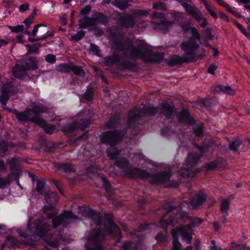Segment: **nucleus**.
I'll return each mask as SVG.
<instances>
[{"mask_svg":"<svg viewBox=\"0 0 250 250\" xmlns=\"http://www.w3.org/2000/svg\"><path fill=\"white\" fill-rule=\"evenodd\" d=\"M111 42L116 49L125 51L126 54L129 52L132 59H139L145 62H156L162 60L164 58L163 53L153 52L144 45L134 46L132 41L128 38H113Z\"/></svg>","mask_w":250,"mask_h":250,"instance_id":"nucleus-1","label":"nucleus"},{"mask_svg":"<svg viewBox=\"0 0 250 250\" xmlns=\"http://www.w3.org/2000/svg\"><path fill=\"white\" fill-rule=\"evenodd\" d=\"M105 218L107 223L104 224L105 230L102 231L99 228L91 230L89 232L87 243L85 246L87 250H106L101 246L102 242L105 235L119 236L117 242L120 241L121 235L119 228L112 222L113 216L110 214H105Z\"/></svg>","mask_w":250,"mask_h":250,"instance_id":"nucleus-2","label":"nucleus"},{"mask_svg":"<svg viewBox=\"0 0 250 250\" xmlns=\"http://www.w3.org/2000/svg\"><path fill=\"white\" fill-rule=\"evenodd\" d=\"M183 206L184 203L179 205V209L175 207H169V209L160 220V226L166 233L167 227L168 226L173 227L174 224L178 223L180 220L184 223L189 221V224L184 226L191 230L203 223V220L202 218L192 217L189 216L188 213L183 211L182 208Z\"/></svg>","mask_w":250,"mask_h":250,"instance_id":"nucleus-3","label":"nucleus"},{"mask_svg":"<svg viewBox=\"0 0 250 250\" xmlns=\"http://www.w3.org/2000/svg\"><path fill=\"white\" fill-rule=\"evenodd\" d=\"M123 133L122 131L117 130L113 131H107L103 132L100 135V140L101 142L105 144H109L111 146L106 150L107 156L112 160H114V164L120 168H125L129 165V161L125 157H119L117 156L120 154V150H119L115 146V145L120 142L122 139Z\"/></svg>","mask_w":250,"mask_h":250,"instance_id":"nucleus-4","label":"nucleus"},{"mask_svg":"<svg viewBox=\"0 0 250 250\" xmlns=\"http://www.w3.org/2000/svg\"><path fill=\"white\" fill-rule=\"evenodd\" d=\"M44 196L46 202L50 205L44 206L43 210L47 214L48 218L52 219L53 228L56 229L60 225L65 227L70 223L71 220L78 218L71 211H64L62 214L57 216H56V213L55 212H49L48 211L52 210L53 208L52 206L56 204L58 201V195L55 192L47 191L44 193Z\"/></svg>","mask_w":250,"mask_h":250,"instance_id":"nucleus-5","label":"nucleus"},{"mask_svg":"<svg viewBox=\"0 0 250 250\" xmlns=\"http://www.w3.org/2000/svg\"><path fill=\"white\" fill-rule=\"evenodd\" d=\"M174 107L172 103L167 102L162 103L160 108L147 105H142L141 107H135L128 113V124L130 126L137 119L145 115L153 116L156 114H163L167 118H170L174 112Z\"/></svg>","mask_w":250,"mask_h":250,"instance_id":"nucleus-6","label":"nucleus"},{"mask_svg":"<svg viewBox=\"0 0 250 250\" xmlns=\"http://www.w3.org/2000/svg\"><path fill=\"white\" fill-rule=\"evenodd\" d=\"M123 175L131 179H149V181L151 183L164 185L166 187H173V186L168 184V182L171 176L170 170L160 171L153 175L146 170L137 167H129L124 170Z\"/></svg>","mask_w":250,"mask_h":250,"instance_id":"nucleus-7","label":"nucleus"},{"mask_svg":"<svg viewBox=\"0 0 250 250\" xmlns=\"http://www.w3.org/2000/svg\"><path fill=\"white\" fill-rule=\"evenodd\" d=\"M51 225L45 221L44 218H39L34 223L28 221L27 227L25 229H19L17 232L20 237L26 239L24 243L31 240L33 236L43 237L47 233L51 230Z\"/></svg>","mask_w":250,"mask_h":250,"instance_id":"nucleus-8","label":"nucleus"},{"mask_svg":"<svg viewBox=\"0 0 250 250\" xmlns=\"http://www.w3.org/2000/svg\"><path fill=\"white\" fill-rule=\"evenodd\" d=\"M191 229H188L184 226L177 228L175 230L172 229L171 235L173 238L172 248L171 250H192V246H188L184 249H182V244L178 240V233H179L181 235L183 240H185L188 244H190L192 238V234L189 232Z\"/></svg>","mask_w":250,"mask_h":250,"instance_id":"nucleus-9","label":"nucleus"},{"mask_svg":"<svg viewBox=\"0 0 250 250\" xmlns=\"http://www.w3.org/2000/svg\"><path fill=\"white\" fill-rule=\"evenodd\" d=\"M201 156L198 154H189L185 164H184V167L178 171L179 174L184 178L194 177L197 172L194 167L197 164Z\"/></svg>","mask_w":250,"mask_h":250,"instance_id":"nucleus-10","label":"nucleus"},{"mask_svg":"<svg viewBox=\"0 0 250 250\" xmlns=\"http://www.w3.org/2000/svg\"><path fill=\"white\" fill-rule=\"evenodd\" d=\"M190 31L192 36L189 39L187 42L182 43L181 47L182 50L186 52L187 54L195 55L199 48V45L196 42L195 40L200 42L201 36L195 27H191Z\"/></svg>","mask_w":250,"mask_h":250,"instance_id":"nucleus-11","label":"nucleus"},{"mask_svg":"<svg viewBox=\"0 0 250 250\" xmlns=\"http://www.w3.org/2000/svg\"><path fill=\"white\" fill-rule=\"evenodd\" d=\"M182 5L186 11L197 21H203L200 24L201 27H205L208 24L206 19L203 17L202 14L197 7L193 6L187 2L183 3Z\"/></svg>","mask_w":250,"mask_h":250,"instance_id":"nucleus-12","label":"nucleus"},{"mask_svg":"<svg viewBox=\"0 0 250 250\" xmlns=\"http://www.w3.org/2000/svg\"><path fill=\"white\" fill-rule=\"evenodd\" d=\"M17 92L16 88L10 84H5L3 86L0 95V103L4 106L7 104L9 97L11 95H15Z\"/></svg>","mask_w":250,"mask_h":250,"instance_id":"nucleus-13","label":"nucleus"},{"mask_svg":"<svg viewBox=\"0 0 250 250\" xmlns=\"http://www.w3.org/2000/svg\"><path fill=\"white\" fill-rule=\"evenodd\" d=\"M90 124V121L89 120L84 119L82 120L79 124L76 123H73L70 125H66L62 128V130L65 134L70 133L76 129H79L83 131Z\"/></svg>","mask_w":250,"mask_h":250,"instance_id":"nucleus-14","label":"nucleus"},{"mask_svg":"<svg viewBox=\"0 0 250 250\" xmlns=\"http://www.w3.org/2000/svg\"><path fill=\"white\" fill-rule=\"evenodd\" d=\"M137 21L134 16L127 13L121 14L117 19L119 24L126 28L132 27Z\"/></svg>","mask_w":250,"mask_h":250,"instance_id":"nucleus-15","label":"nucleus"},{"mask_svg":"<svg viewBox=\"0 0 250 250\" xmlns=\"http://www.w3.org/2000/svg\"><path fill=\"white\" fill-rule=\"evenodd\" d=\"M120 57L118 55L109 57L107 59V62L109 64H119V67L121 69H128L133 70L136 66L135 64H131L129 62L124 61L120 62Z\"/></svg>","mask_w":250,"mask_h":250,"instance_id":"nucleus-16","label":"nucleus"},{"mask_svg":"<svg viewBox=\"0 0 250 250\" xmlns=\"http://www.w3.org/2000/svg\"><path fill=\"white\" fill-rule=\"evenodd\" d=\"M195 55L187 54L185 52V54L182 56H173L169 59L167 60V63L169 66H173L176 64H181L183 62H187L192 60Z\"/></svg>","mask_w":250,"mask_h":250,"instance_id":"nucleus-17","label":"nucleus"},{"mask_svg":"<svg viewBox=\"0 0 250 250\" xmlns=\"http://www.w3.org/2000/svg\"><path fill=\"white\" fill-rule=\"evenodd\" d=\"M172 23L173 22L166 20H154L151 22L152 26L154 30L163 33H166Z\"/></svg>","mask_w":250,"mask_h":250,"instance_id":"nucleus-18","label":"nucleus"},{"mask_svg":"<svg viewBox=\"0 0 250 250\" xmlns=\"http://www.w3.org/2000/svg\"><path fill=\"white\" fill-rule=\"evenodd\" d=\"M207 195L204 193L200 192L194 196L191 197L189 199V203L193 208H198L205 203Z\"/></svg>","mask_w":250,"mask_h":250,"instance_id":"nucleus-19","label":"nucleus"},{"mask_svg":"<svg viewBox=\"0 0 250 250\" xmlns=\"http://www.w3.org/2000/svg\"><path fill=\"white\" fill-rule=\"evenodd\" d=\"M177 118L179 121L190 125H193L195 121L191 118L190 113L187 109H183L177 114Z\"/></svg>","mask_w":250,"mask_h":250,"instance_id":"nucleus-20","label":"nucleus"},{"mask_svg":"<svg viewBox=\"0 0 250 250\" xmlns=\"http://www.w3.org/2000/svg\"><path fill=\"white\" fill-rule=\"evenodd\" d=\"M131 0H115L111 2L110 0H103L102 4L105 5L111 3L112 5L117 7L121 10H124L127 9L129 5L128 2L131 1Z\"/></svg>","mask_w":250,"mask_h":250,"instance_id":"nucleus-21","label":"nucleus"},{"mask_svg":"<svg viewBox=\"0 0 250 250\" xmlns=\"http://www.w3.org/2000/svg\"><path fill=\"white\" fill-rule=\"evenodd\" d=\"M27 71L21 64L16 65L13 68V75L18 79H22L27 75Z\"/></svg>","mask_w":250,"mask_h":250,"instance_id":"nucleus-22","label":"nucleus"},{"mask_svg":"<svg viewBox=\"0 0 250 250\" xmlns=\"http://www.w3.org/2000/svg\"><path fill=\"white\" fill-rule=\"evenodd\" d=\"M93 19L95 23V25L96 24H102L105 25L109 20L108 17L101 12H96L93 16Z\"/></svg>","mask_w":250,"mask_h":250,"instance_id":"nucleus-23","label":"nucleus"},{"mask_svg":"<svg viewBox=\"0 0 250 250\" xmlns=\"http://www.w3.org/2000/svg\"><path fill=\"white\" fill-rule=\"evenodd\" d=\"M83 214L84 216H87L89 218L93 219L95 224L99 225L101 222V218L99 214L94 211L91 209H84L83 212Z\"/></svg>","mask_w":250,"mask_h":250,"instance_id":"nucleus-24","label":"nucleus"},{"mask_svg":"<svg viewBox=\"0 0 250 250\" xmlns=\"http://www.w3.org/2000/svg\"><path fill=\"white\" fill-rule=\"evenodd\" d=\"M120 249L122 250H143V246L140 243H135L126 241L124 243Z\"/></svg>","mask_w":250,"mask_h":250,"instance_id":"nucleus-25","label":"nucleus"},{"mask_svg":"<svg viewBox=\"0 0 250 250\" xmlns=\"http://www.w3.org/2000/svg\"><path fill=\"white\" fill-rule=\"evenodd\" d=\"M79 26L80 28H86L95 26L93 17L90 18L87 16H84L82 19L79 20Z\"/></svg>","mask_w":250,"mask_h":250,"instance_id":"nucleus-26","label":"nucleus"},{"mask_svg":"<svg viewBox=\"0 0 250 250\" xmlns=\"http://www.w3.org/2000/svg\"><path fill=\"white\" fill-rule=\"evenodd\" d=\"M40 121L38 125L43 128L46 133L52 134L55 132L56 127L54 125L47 124L43 119Z\"/></svg>","mask_w":250,"mask_h":250,"instance_id":"nucleus-27","label":"nucleus"},{"mask_svg":"<svg viewBox=\"0 0 250 250\" xmlns=\"http://www.w3.org/2000/svg\"><path fill=\"white\" fill-rule=\"evenodd\" d=\"M27 71L29 70H36L38 68L37 61L33 58L30 57L25 62L21 64Z\"/></svg>","mask_w":250,"mask_h":250,"instance_id":"nucleus-28","label":"nucleus"},{"mask_svg":"<svg viewBox=\"0 0 250 250\" xmlns=\"http://www.w3.org/2000/svg\"><path fill=\"white\" fill-rule=\"evenodd\" d=\"M56 167L60 170H62L65 173L75 172V169L72 164H58Z\"/></svg>","mask_w":250,"mask_h":250,"instance_id":"nucleus-29","label":"nucleus"},{"mask_svg":"<svg viewBox=\"0 0 250 250\" xmlns=\"http://www.w3.org/2000/svg\"><path fill=\"white\" fill-rule=\"evenodd\" d=\"M46 243L52 247L57 248L60 244L59 239L56 236H54L52 234L46 236L45 238Z\"/></svg>","mask_w":250,"mask_h":250,"instance_id":"nucleus-30","label":"nucleus"},{"mask_svg":"<svg viewBox=\"0 0 250 250\" xmlns=\"http://www.w3.org/2000/svg\"><path fill=\"white\" fill-rule=\"evenodd\" d=\"M220 211L223 214H229V209L230 204V200L222 198L220 200Z\"/></svg>","mask_w":250,"mask_h":250,"instance_id":"nucleus-31","label":"nucleus"},{"mask_svg":"<svg viewBox=\"0 0 250 250\" xmlns=\"http://www.w3.org/2000/svg\"><path fill=\"white\" fill-rule=\"evenodd\" d=\"M25 113L26 114V116L27 118V121H31L38 125L40 122V120H42V119L41 118L38 116L34 114L32 111V108L31 109H28L25 111Z\"/></svg>","mask_w":250,"mask_h":250,"instance_id":"nucleus-32","label":"nucleus"},{"mask_svg":"<svg viewBox=\"0 0 250 250\" xmlns=\"http://www.w3.org/2000/svg\"><path fill=\"white\" fill-rule=\"evenodd\" d=\"M20 244L19 241L12 236L7 237L4 243V245L10 249L18 247Z\"/></svg>","mask_w":250,"mask_h":250,"instance_id":"nucleus-33","label":"nucleus"},{"mask_svg":"<svg viewBox=\"0 0 250 250\" xmlns=\"http://www.w3.org/2000/svg\"><path fill=\"white\" fill-rule=\"evenodd\" d=\"M226 161L224 160H217L216 161H212L209 164H207L205 166V167L207 170H213L216 168H220V165L225 164Z\"/></svg>","mask_w":250,"mask_h":250,"instance_id":"nucleus-34","label":"nucleus"},{"mask_svg":"<svg viewBox=\"0 0 250 250\" xmlns=\"http://www.w3.org/2000/svg\"><path fill=\"white\" fill-rule=\"evenodd\" d=\"M32 111L38 116L40 114L47 113L48 109L43 105H35L32 107Z\"/></svg>","mask_w":250,"mask_h":250,"instance_id":"nucleus-35","label":"nucleus"},{"mask_svg":"<svg viewBox=\"0 0 250 250\" xmlns=\"http://www.w3.org/2000/svg\"><path fill=\"white\" fill-rule=\"evenodd\" d=\"M216 88L217 91H220L230 95H233L235 93V90L229 85H218L216 86Z\"/></svg>","mask_w":250,"mask_h":250,"instance_id":"nucleus-36","label":"nucleus"},{"mask_svg":"<svg viewBox=\"0 0 250 250\" xmlns=\"http://www.w3.org/2000/svg\"><path fill=\"white\" fill-rule=\"evenodd\" d=\"M72 66V64L61 63L57 66L56 70L61 73H69L71 72Z\"/></svg>","mask_w":250,"mask_h":250,"instance_id":"nucleus-37","label":"nucleus"},{"mask_svg":"<svg viewBox=\"0 0 250 250\" xmlns=\"http://www.w3.org/2000/svg\"><path fill=\"white\" fill-rule=\"evenodd\" d=\"M120 117L119 115H116L112 117L108 122L106 123V126L109 128L115 127V125L118 124Z\"/></svg>","mask_w":250,"mask_h":250,"instance_id":"nucleus-38","label":"nucleus"},{"mask_svg":"<svg viewBox=\"0 0 250 250\" xmlns=\"http://www.w3.org/2000/svg\"><path fill=\"white\" fill-rule=\"evenodd\" d=\"M71 72L76 76L84 77L85 71L82 66L72 65Z\"/></svg>","mask_w":250,"mask_h":250,"instance_id":"nucleus-39","label":"nucleus"},{"mask_svg":"<svg viewBox=\"0 0 250 250\" xmlns=\"http://www.w3.org/2000/svg\"><path fill=\"white\" fill-rule=\"evenodd\" d=\"M231 247L236 250H250V247L246 244H237L235 242L231 243Z\"/></svg>","mask_w":250,"mask_h":250,"instance_id":"nucleus-40","label":"nucleus"},{"mask_svg":"<svg viewBox=\"0 0 250 250\" xmlns=\"http://www.w3.org/2000/svg\"><path fill=\"white\" fill-rule=\"evenodd\" d=\"M45 183L44 180L42 179L37 181L36 189L39 193L44 195V193H45L44 189Z\"/></svg>","mask_w":250,"mask_h":250,"instance_id":"nucleus-41","label":"nucleus"},{"mask_svg":"<svg viewBox=\"0 0 250 250\" xmlns=\"http://www.w3.org/2000/svg\"><path fill=\"white\" fill-rule=\"evenodd\" d=\"M85 35L84 31L80 30L78 31L76 34L72 35L71 37V40L73 42H78L81 40Z\"/></svg>","mask_w":250,"mask_h":250,"instance_id":"nucleus-42","label":"nucleus"},{"mask_svg":"<svg viewBox=\"0 0 250 250\" xmlns=\"http://www.w3.org/2000/svg\"><path fill=\"white\" fill-rule=\"evenodd\" d=\"M241 144L242 142L240 140H236L233 141L229 144V148L232 151H237Z\"/></svg>","mask_w":250,"mask_h":250,"instance_id":"nucleus-43","label":"nucleus"},{"mask_svg":"<svg viewBox=\"0 0 250 250\" xmlns=\"http://www.w3.org/2000/svg\"><path fill=\"white\" fill-rule=\"evenodd\" d=\"M27 48H28V51L29 52H31L35 54H37L39 52V49L41 47V44L40 43L34 44L32 46L30 44H28L26 45Z\"/></svg>","mask_w":250,"mask_h":250,"instance_id":"nucleus-44","label":"nucleus"},{"mask_svg":"<svg viewBox=\"0 0 250 250\" xmlns=\"http://www.w3.org/2000/svg\"><path fill=\"white\" fill-rule=\"evenodd\" d=\"M8 150V146L6 143L1 142L0 143V156L3 157L5 153Z\"/></svg>","mask_w":250,"mask_h":250,"instance_id":"nucleus-45","label":"nucleus"},{"mask_svg":"<svg viewBox=\"0 0 250 250\" xmlns=\"http://www.w3.org/2000/svg\"><path fill=\"white\" fill-rule=\"evenodd\" d=\"M83 98L87 101H90L93 97V90L92 88H90L88 91L85 92L83 95Z\"/></svg>","mask_w":250,"mask_h":250,"instance_id":"nucleus-46","label":"nucleus"},{"mask_svg":"<svg viewBox=\"0 0 250 250\" xmlns=\"http://www.w3.org/2000/svg\"><path fill=\"white\" fill-rule=\"evenodd\" d=\"M137 19V17L138 16H146L148 15V12L146 11L141 10V9H136L133 11V14Z\"/></svg>","mask_w":250,"mask_h":250,"instance_id":"nucleus-47","label":"nucleus"},{"mask_svg":"<svg viewBox=\"0 0 250 250\" xmlns=\"http://www.w3.org/2000/svg\"><path fill=\"white\" fill-rule=\"evenodd\" d=\"M16 118L20 121L25 122L27 121L25 112H20L16 113Z\"/></svg>","mask_w":250,"mask_h":250,"instance_id":"nucleus-48","label":"nucleus"},{"mask_svg":"<svg viewBox=\"0 0 250 250\" xmlns=\"http://www.w3.org/2000/svg\"><path fill=\"white\" fill-rule=\"evenodd\" d=\"M102 182L103 183V186L105 188L107 191H109L111 189V185L105 177H102L101 178Z\"/></svg>","mask_w":250,"mask_h":250,"instance_id":"nucleus-49","label":"nucleus"},{"mask_svg":"<svg viewBox=\"0 0 250 250\" xmlns=\"http://www.w3.org/2000/svg\"><path fill=\"white\" fill-rule=\"evenodd\" d=\"M153 8L157 10L165 11L166 10V5L162 2H158L153 4Z\"/></svg>","mask_w":250,"mask_h":250,"instance_id":"nucleus-50","label":"nucleus"},{"mask_svg":"<svg viewBox=\"0 0 250 250\" xmlns=\"http://www.w3.org/2000/svg\"><path fill=\"white\" fill-rule=\"evenodd\" d=\"M193 132L198 137H201L203 135V125H199L193 128Z\"/></svg>","mask_w":250,"mask_h":250,"instance_id":"nucleus-51","label":"nucleus"},{"mask_svg":"<svg viewBox=\"0 0 250 250\" xmlns=\"http://www.w3.org/2000/svg\"><path fill=\"white\" fill-rule=\"evenodd\" d=\"M10 184L8 178H4L0 177V188H4Z\"/></svg>","mask_w":250,"mask_h":250,"instance_id":"nucleus-52","label":"nucleus"},{"mask_svg":"<svg viewBox=\"0 0 250 250\" xmlns=\"http://www.w3.org/2000/svg\"><path fill=\"white\" fill-rule=\"evenodd\" d=\"M90 50L98 56L99 55V53L101 51L99 47L94 43L90 44Z\"/></svg>","mask_w":250,"mask_h":250,"instance_id":"nucleus-53","label":"nucleus"},{"mask_svg":"<svg viewBox=\"0 0 250 250\" xmlns=\"http://www.w3.org/2000/svg\"><path fill=\"white\" fill-rule=\"evenodd\" d=\"M151 17L153 19H158L157 20H166L164 18V14L161 12H155L152 14Z\"/></svg>","mask_w":250,"mask_h":250,"instance_id":"nucleus-54","label":"nucleus"},{"mask_svg":"<svg viewBox=\"0 0 250 250\" xmlns=\"http://www.w3.org/2000/svg\"><path fill=\"white\" fill-rule=\"evenodd\" d=\"M156 240L159 243H164L167 241V237L164 235L159 233L155 236Z\"/></svg>","mask_w":250,"mask_h":250,"instance_id":"nucleus-55","label":"nucleus"},{"mask_svg":"<svg viewBox=\"0 0 250 250\" xmlns=\"http://www.w3.org/2000/svg\"><path fill=\"white\" fill-rule=\"evenodd\" d=\"M11 31L15 33L21 32L24 30V26L22 25H18L17 26L11 27Z\"/></svg>","mask_w":250,"mask_h":250,"instance_id":"nucleus-56","label":"nucleus"},{"mask_svg":"<svg viewBox=\"0 0 250 250\" xmlns=\"http://www.w3.org/2000/svg\"><path fill=\"white\" fill-rule=\"evenodd\" d=\"M45 61L48 62L53 63L56 62V56L52 54H48L45 57Z\"/></svg>","mask_w":250,"mask_h":250,"instance_id":"nucleus-57","label":"nucleus"},{"mask_svg":"<svg viewBox=\"0 0 250 250\" xmlns=\"http://www.w3.org/2000/svg\"><path fill=\"white\" fill-rule=\"evenodd\" d=\"M91 9V6L89 5H86L80 11V14L84 16L88 14Z\"/></svg>","mask_w":250,"mask_h":250,"instance_id":"nucleus-58","label":"nucleus"},{"mask_svg":"<svg viewBox=\"0 0 250 250\" xmlns=\"http://www.w3.org/2000/svg\"><path fill=\"white\" fill-rule=\"evenodd\" d=\"M45 26V25H44L42 24L36 25L34 27L32 31L31 35L32 36H33V37L36 36H37V33L38 32L39 27H40V26Z\"/></svg>","mask_w":250,"mask_h":250,"instance_id":"nucleus-59","label":"nucleus"},{"mask_svg":"<svg viewBox=\"0 0 250 250\" xmlns=\"http://www.w3.org/2000/svg\"><path fill=\"white\" fill-rule=\"evenodd\" d=\"M29 9V4L25 3L21 5L19 7V10L21 12H24Z\"/></svg>","mask_w":250,"mask_h":250,"instance_id":"nucleus-60","label":"nucleus"},{"mask_svg":"<svg viewBox=\"0 0 250 250\" xmlns=\"http://www.w3.org/2000/svg\"><path fill=\"white\" fill-rule=\"evenodd\" d=\"M11 42V40L8 39H0V48L3 46H5Z\"/></svg>","mask_w":250,"mask_h":250,"instance_id":"nucleus-61","label":"nucleus"},{"mask_svg":"<svg viewBox=\"0 0 250 250\" xmlns=\"http://www.w3.org/2000/svg\"><path fill=\"white\" fill-rule=\"evenodd\" d=\"M216 69V66L215 65L212 64L208 68V72L209 73L214 74Z\"/></svg>","mask_w":250,"mask_h":250,"instance_id":"nucleus-62","label":"nucleus"},{"mask_svg":"<svg viewBox=\"0 0 250 250\" xmlns=\"http://www.w3.org/2000/svg\"><path fill=\"white\" fill-rule=\"evenodd\" d=\"M6 168V165L4 161L1 159H0V171H5Z\"/></svg>","mask_w":250,"mask_h":250,"instance_id":"nucleus-63","label":"nucleus"},{"mask_svg":"<svg viewBox=\"0 0 250 250\" xmlns=\"http://www.w3.org/2000/svg\"><path fill=\"white\" fill-rule=\"evenodd\" d=\"M214 230L216 231H218L221 229V226L220 223L217 221H215L213 223Z\"/></svg>","mask_w":250,"mask_h":250,"instance_id":"nucleus-64","label":"nucleus"}]
</instances>
